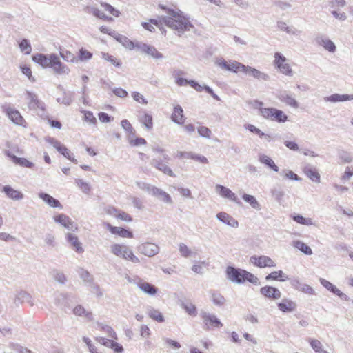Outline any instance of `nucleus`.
Listing matches in <instances>:
<instances>
[{
	"instance_id": "obj_43",
	"label": "nucleus",
	"mask_w": 353,
	"mask_h": 353,
	"mask_svg": "<svg viewBox=\"0 0 353 353\" xmlns=\"http://www.w3.org/2000/svg\"><path fill=\"white\" fill-rule=\"evenodd\" d=\"M211 301L213 302V303L218 306L223 305L225 302V299L220 293L217 292H211Z\"/></svg>"
},
{
	"instance_id": "obj_51",
	"label": "nucleus",
	"mask_w": 353,
	"mask_h": 353,
	"mask_svg": "<svg viewBox=\"0 0 353 353\" xmlns=\"http://www.w3.org/2000/svg\"><path fill=\"white\" fill-rule=\"evenodd\" d=\"M52 276L54 279L60 284L63 285L67 281L65 275L62 272L54 270Z\"/></svg>"
},
{
	"instance_id": "obj_41",
	"label": "nucleus",
	"mask_w": 353,
	"mask_h": 353,
	"mask_svg": "<svg viewBox=\"0 0 353 353\" xmlns=\"http://www.w3.org/2000/svg\"><path fill=\"white\" fill-rule=\"evenodd\" d=\"M293 245L307 255H311L312 254V249L301 241H293Z\"/></svg>"
},
{
	"instance_id": "obj_60",
	"label": "nucleus",
	"mask_w": 353,
	"mask_h": 353,
	"mask_svg": "<svg viewBox=\"0 0 353 353\" xmlns=\"http://www.w3.org/2000/svg\"><path fill=\"white\" fill-rule=\"evenodd\" d=\"M101 5L106 11H108L110 14H112L113 16H119L120 12L111 5L107 3H101Z\"/></svg>"
},
{
	"instance_id": "obj_47",
	"label": "nucleus",
	"mask_w": 353,
	"mask_h": 353,
	"mask_svg": "<svg viewBox=\"0 0 353 353\" xmlns=\"http://www.w3.org/2000/svg\"><path fill=\"white\" fill-rule=\"evenodd\" d=\"M19 48L25 54H30L32 51V47L29 41L26 39H23L19 43Z\"/></svg>"
},
{
	"instance_id": "obj_53",
	"label": "nucleus",
	"mask_w": 353,
	"mask_h": 353,
	"mask_svg": "<svg viewBox=\"0 0 353 353\" xmlns=\"http://www.w3.org/2000/svg\"><path fill=\"white\" fill-rule=\"evenodd\" d=\"M145 54L151 56L154 59H160L163 57V55L159 52L154 46H149Z\"/></svg>"
},
{
	"instance_id": "obj_45",
	"label": "nucleus",
	"mask_w": 353,
	"mask_h": 353,
	"mask_svg": "<svg viewBox=\"0 0 353 353\" xmlns=\"http://www.w3.org/2000/svg\"><path fill=\"white\" fill-rule=\"evenodd\" d=\"M58 152L72 162L74 163H77V160L72 156V154L65 145H62L59 148H58Z\"/></svg>"
},
{
	"instance_id": "obj_3",
	"label": "nucleus",
	"mask_w": 353,
	"mask_h": 353,
	"mask_svg": "<svg viewBox=\"0 0 353 353\" xmlns=\"http://www.w3.org/2000/svg\"><path fill=\"white\" fill-rule=\"evenodd\" d=\"M261 115L265 119L278 123H285L288 119V115L283 111L274 108H261Z\"/></svg>"
},
{
	"instance_id": "obj_11",
	"label": "nucleus",
	"mask_w": 353,
	"mask_h": 353,
	"mask_svg": "<svg viewBox=\"0 0 353 353\" xmlns=\"http://www.w3.org/2000/svg\"><path fill=\"white\" fill-rule=\"evenodd\" d=\"M26 99L28 101V106L30 110H44V103L41 101L39 100L36 94L30 91H27Z\"/></svg>"
},
{
	"instance_id": "obj_14",
	"label": "nucleus",
	"mask_w": 353,
	"mask_h": 353,
	"mask_svg": "<svg viewBox=\"0 0 353 353\" xmlns=\"http://www.w3.org/2000/svg\"><path fill=\"white\" fill-rule=\"evenodd\" d=\"M201 316L208 328L210 326L219 328L223 325L220 320L214 314L204 312Z\"/></svg>"
},
{
	"instance_id": "obj_8",
	"label": "nucleus",
	"mask_w": 353,
	"mask_h": 353,
	"mask_svg": "<svg viewBox=\"0 0 353 353\" xmlns=\"http://www.w3.org/2000/svg\"><path fill=\"white\" fill-rule=\"evenodd\" d=\"M52 63L51 68L55 74H68L70 72L69 68L63 64L59 60V57L55 54H51Z\"/></svg>"
},
{
	"instance_id": "obj_64",
	"label": "nucleus",
	"mask_w": 353,
	"mask_h": 353,
	"mask_svg": "<svg viewBox=\"0 0 353 353\" xmlns=\"http://www.w3.org/2000/svg\"><path fill=\"white\" fill-rule=\"evenodd\" d=\"M245 281H248L250 283L257 285L259 284V279L254 275L252 273L245 270V274L244 276Z\"/></svg>"
},
{
	"instance_id": "obj_30",
	"label": "nucleus",
	"mask_w": 353,
	"mask_h": 353,
	"mask_svg": "<svg viewBox=\"0 0 353 353\" xmlns=\"http://www.w3.org/2000/svg\"><path fill=\"white\" fill-rule=\"evenodd\" d=\"M277 305L279 309L283 312H293L296 307V304L294 301L287 299H283Z\"/></svg>"
},
{
	"instance_id": "obj_52",
	"label": "nucleus",
	"mask_w": 353,
	"mask_h": 353,
	"mask_svg": "<svg viewBox=\"0 0 353 353\" xmlns=\"http://www.w3.org/2000/svg\"><path fill=\"white\" fill-rule=\"evenodd\" d=\"M79 274V276L80 278L84 281V282H88V283H91L92 282V276L90 275V274L89 273L88 271L84 270L83 268H79L78 270H77Z\"/></svg>"
},
{
	"instance_id": "obj_39",
	"label": "nucleus",
	"mask_w": 353,
	"mask_h": 353,
	"mask_svg": "<svg viewBox=\"0 0 353 353\" xmlns=\"http://www.w3.org/2000/svg\"><path fill=\"white\" fill-rule=\"evenodd\" d=\"M245 68H246L245 65L234 60H230V66L228 71L234 73H237L238 72H244Z\"/></svg>"
},
{
	"instance_id": "obj_26",
	"label": "nucleus",
	"mask_w": 353,
	"mask_h": 353,
	"mask_svg": "<svg viewBox=\"0 0 353 353\" xmlns=\"http://www.w3.org/2000/svg\"><path fill=\"white\" fill-rule=\"evenodd\" d=\"M39 197L52 208H58L61 209L63 208L62 205L57 199L47 193L40 192L39 194Z\"/></svg>"
},
{
	"instance_id": "obj_10",
	"label": "nucleus",
	"mask_w": 353,
	"mask_h": 353,
	"mask_svg": "<svg viewBox=\"0 0 353 353\" xmlns=\"http://www.w3.org/2000/svg\"><path fill=\"white\" fill-rule=\"evenodd\" d=\"M250 261L254 265L259 268L276 266V263H274V261L271 258L267 256H252L250 257Z\"/></svg>"
},
{
	"instance_id": "obj_49",
	"label": "nucleus",
	"mask_w": 353,
	"mask_h": 353,
	"mask_svg": "<svg viewBox=\"0 0 353 353\" xmlns=\"http://www.w3.org/2000/svg\"><path fill=\"white\" fill-rule=\"evenodd\" d=\"M319 281L324 288H325L327 290H329L330 292H332L334 294L339 290L334 285H333L332 283H330V281H327L325 279L320 278Z\"/></svg>"
},
{
	"instance_id": "obj_15",
	"label": "nucleus",
	"mask_w": 353,
	"mask_h": 353,
	"mask_svg": "<svg viewBox=\"0 0 353 353\" xmlns=\"http://www.w3.org/2000/svg\"><path fill=\"white\" fill-rule=\"evenodd\" d=\"M216 218L219 221L230 227L234 228H237L239 227L238 221L225 212H219L216 214Z\"/></svg>"
},
{
	"instance_id": "obj_20",
	"label": "nucleus",
	"mask_w": 353,
	"mask_h": 353,
	"mask_svg": "<svg viewBox=\"0 0 353 353\" xmlns=\"http://www.w3.org/2000/svg\"><path fill=\"white\" fill-rule=\"evenodd\" d=\"M67 241L70 243L72 249L75 250L77 253H83L84 252V249L82 247L81 243L79 241L78 237L72 234L67 233L65 235Z\"/></svg>"
},
{
	"instance_id": "obj_16",
	"label": "nucleus",
	"mask_w": 353,
	"mask_h": 353,
	"mask_svg": "<svg viewBox=\"0 0 353 353\" xmlns=\"http://www.w3.org/2000/svg\"><path fill=\"white\" fill-rule=\"evenodd\" d=\"M243 73L249 74L258 80L266 81L270 79V76L268 74L261 72L249 65H246V68H245Z\"/></svg>"
},
{
	"instance_id": "obj_17",
	"label": "nucleus",
	"mask_w": 353,
	"mask_h": 353,
	"mask_svg": "<svg viewBox=\"0 0 353 353\" xmlns=\"http://www.w3.org/2000/svg\"><path fill=\"white\" fill-rule=\"evenodd\" d=\"M291 285L298 290L307 294H314V290L309 285L302 283L299 279H294L290 281Z\"/></svg>"
},
{
	"instance_id": "obj_62",
	"label": "nucleus",
	"mask_w": 353,
	"mask_h": 353,
	"mask_svg": "<svg viewBox=\"0 0 353 353\" xmlns=\"http://www.w3.org/2000/svg\"><path fill=\"white\" fill-rule=\"evenodd\" d=\"M198 133L202 137L210 139L212 132L208 128L205 126H201L198 128Z\"/></svg>"
},
{
	"instance_id": "obj_50",
	"label": "nucleus",
	"mask_w": 353,
	"mask_h": 353,
	"mask_svg": "<svg viewBox=\"0 0 353 353\" xmlns=\"http://www.w3.org/2000/svg\"><path fill=\"white\" fill-rule=\"evenodd\" d=\"M60 56L67 62H74L76 60L74 54L66 50H61Z\"/></svg>"
},
{
	"instance_id": "obj_42",
	"label": "nucleus",
	"mask_w": 353,
	"mask_h": 353,
	"mask_svg": "<svg viewBox=\"0 0 353 353\" xmlns=\"http://www.w3.org/2000/svg\"><path fill=\"white\" fill-rule=\"evenodd\" d=\"M181 305L188 314L193 316H196V307L192 303L181 301Z\"/></svg>"
},
{
	"instance_id": "obj_36",
	"label": "nucleus",
	"mask_w": 353,
	"mask_h": 353,
	"mask_svg": "<svg viewBox=\"0 0 353 353\" xmlns=\"http://www.w3.org/2000/svg\"><path fill=\"white\" fill-rule=\"evenodd\" d=\"M277 27L279 30L285 32L288 34L298 35L301 32L293 27H289L286 23L283 21L277 22Z\"/></svg>"
},
{
	"instance_id": "obj_27",
	"label": "nucleus",
	"mask_w": 353,
	"mask_h": 353,
	"mask_svg": "<svg viewBox=\"0 0 353 353\" xmlns=\"http://www.w3.org/2000/svg\"><path fill=\"white\" fill-rule=\"evenodd\" d=\"M172 121L177 124H182L185 120V117L183 115V108L177 105L174 108V111L171 116Z\"/></svg>"
},
{
	"instance_id": "obj_54",
	"label": "nucleus",
	"mask_w": 353,
	"mask_h": 353,
	"mask_svg": "<svg viewBox=\"0 0 353 353\" xmlns=\"http://www.w3.org/2000/svg\"><path fill=\"white\" fill-rule=\"evenodd\" d=\"M179 250L181 255L185 258L190 256L192 254L191 250L183 243L179 245Z\"/></svg>"
},
{
	"instance_id": "obj_32",
	"label": "nucleus",
	"mask_w": 353,
	"mask_h": 353,
	"mask_svg": "<svg viewBox=\"0 0 353 353\" xmlns=\"http://www.w3.org/2000/svg\"><path fill=\"white\" fill-rule=\"evenodd\" d=\"M259 161L274 172L279 171V167L270 157L264 154H260L259 155Z\"/></svg>"
},
{
	"instance_id": "obj_22",
	"label": "nucleus",
	"mask_w": 353,
	"mask_h": 353,
	"mask_svg": "<svg viewBox=\"0 0 353 353\" xmlns=\"http://www.w3.org/2000/svg\"><path fill=\"white\" fill-rule=\"evenodd\" d=\"M303 172L312 181L320 183L321 176L316 168L307 165L303 168Z\"/></svg>"
},
{
	"instance_id": "obj_9",
	"label": "nucleus",
	"mask_w": 353,
	"mask_h": 353,
	"mask_svg": "<svg viewBox=\"0 0 353 353\" xmlns=\"http://www.w3.org/2000/svg\"><path fill=\"white\" fill-rule=\"evenodd\" d=\"M215 192L223 198L227 199L236 203H240L236 194L228 188L218 184L215 186Z\"/></svg>"
},
{
	"instance_id": "obj_23",
	"label": "nucleus",
	"mask_w": 353,
	"mask_h": 353,
	"mask_svg": "<svg viewBox=\"0 0 353 353\" xmlns=\"http://www.w3.org/2000/svg\"><path fill=\"white\" fill-rule=\"evenodd\" d=\"M277 97L281 102L290 107L294 108H299V103L297 101L286 91L280 93Z\"/></svg>"
},
{
	"instance_id": "obj_59",
	"label": "nucleus",
	"mask_w": 353,
	"mask_h": 353,
	"mask_svg": "<svg viewBox=\"0 0 353 353\" xmlns=\"http://www.w3.org/2000/svg\"><path fill=\"white\" fill-rule=\"evenodd\" d=\"M103 59L110 62L112 65L116 67L120 68L121 66V63L119 61H117L116 58L113 56L110 55L108 53H103L102 54Z\"/></svg>"
},
{
	"instance_id": "obj_56",
	"label": "nucleus",
	"mask_w": 353,
	"mask_h": 353,
	"mask_svg": "<svg viewBox=\"0 0 353 353\" xmlns=\"http://www.w3.org/2000/svg\"><path fill=\"white\" fill-rule=\"evenodd\" d=\"M137 185L139 187V189L146 191L150 194H152V189L154 188L155 186L152 185L149 183L141 182V181H137L136 182Z\"/></svg>"
},
{
	"instance_id": "obj_21",
	"label": "nucleus",
	"mask_w": 353,
	"mask_h": 353,
	"mask_svg": "<svg viewBox=\"0 0 353 353\" xmlns=\"http://www.w3.org/2000/svg\"><path fill=\"white\" fill-rule=\"evenodd\" d=\"M32 60L39 64L43 68H50L52 60L51 54L49 55L43 54H37L32 57Z\"/></svg>"
},
{
	"instance_id": "obj_46",
	"label": "nucleus",
	"mask_w": 353,
	"mask_h": 353,
	"mask_svg": "<svg viewBox=\"0 0 353 353\" xmlns=\"http://www.w3.org/2000/svg\"><path fill=\"white\" fill-rule=\"evenodd\" d=\"M283 275H284V274H283V271H281V270L274 271V272H271L270 274H269L268 275H267L265 277V279L267 281L278 280V281H285L286 279L283 278Z\"/></svg>"
},
{
	"instance_id": "obj_18",
	"label": "nucleus",
	"mask_w": 353,
	"mask_h": 353,
	"mask_svg": "<svg viewBox=\"0 0 353 353\" xmlns=\"http://www.w3.org/2000/svg\"><path fill=\"white\" fill-rule=\"evenodd\" d=\"M5 154L9 157L14 163L21 165L22 167L31 168L34 166L33 163L29 161L25 158L17 157L14 154H12L9 150L5 151Z\"/></svg>"
},
{
	"instance_id": "obj_35",
	"label": "nucleus",
	"mask_w": 353,
	"mask_h": 353,
	"mask_svg": "<svg viewBox=\"0 0 353 353\" xmlns=\"http://www.w3.org/2000/svg\"><path fill=\"white\" fill-rule=\"evenodd\" d=\"M147 313L152 319L157 322L161 323L164 321L163 315L158 310L149 306L147 307Z\"/></svg>"
},
{
	"instance_id": "obj_38",
	"label": "nucleus",
	"mask_w": 353,
	"mask_h": 353,
	"mask_svg": "<svg viewBox=\"0 0 353 353\" xmlns=\"http://www.w3.org/2000/svg\"><path fill=\"white\" fill-rule=\"evenodd\" d=\"M152 117L151 114H149L146 112L141 116L139 119V121L145 126V128L150 130L153 128V122H152Z\"/></svg>"
},
{
	"instance_id": "obj_63",
	"label": "nucleus",
	"mask_w": 353,
	"mask_h": 353,
	"mask_svg": "<svg viewBox=\"0 0 353 353\" xmlns=\"http://www.w3.org/2000/svg\"><path fill=\"white\" fill-rule=\"evenodd\" d=\"M215 63L222 70L228 71L230 66V60L227 61L223 58H219L216 60Z\"/></svg>"
},
{
	"instance_id": "obj_19",
	"label": "nucleus",
	"mask_w": 353,
	"mask_h": 353,
	"mask_svg": "<svg viewBox=\"0 0 353 353\" xmlns=\"http://www.w3.org/2000/svg\"><path fill=\"white\" fill-rule=\"evenodd\" d=\"M151 165L165 174H167L170 176H175L172 169L168 165L164 163L161 159H153L151 161Z\"/></svg>"
},
{
	"instance_id": "obj_12",
	"label": "nucleus",
	"mask_w": 353,
	"mask_h": 353,
	"mask_svg": "<svg viewBox=\"0 0 353 353\" xmlns=\"http://www.w3.org/2000/svg\"><path fill=\"white\" fill-rule=\"evenodd\" d=\"M105 226L106 229L108 230L113 234H117L119 236L123 237V238H132L133 237L132 232L123 228L113 226L109 223H105Z\"/></svg>"
},
{
	"instance_id": "obj_55",
	"label": "nucleus",
	"mask_w": 353,
	"mask_h": 353,
	"mask_svg": "<svg viewBox=\"0 0 353 353\" xmlns=\"http://www.w3.org/2000/svg\"><path fill=\"white\" fill-rule=\"evenodd\" d=\"M309 342L310 343V345L312 348L316 352L319 353L320 352H322L323 345L321 343L317 340V339H309Z\"/></svg>"
},
{
	"instance_id": "obj_61",
	"label": "nucleus",
	"mask_w": 353,
	"mask_h": 353,
	"mask_svg": "<svg viewBox=\"0 0 353 353\" xmlns=\"http://www.w3.org/2000/svg\"><path fill=\"white\" fill-rule=\"evenodd\" d=\"M76 183L77 185L81 189L83 192L85 194L89 193L90 191V186L88 183L84 182L82 179H79L76 180Z\"/></svg>"
},
{
	"instance_id": "obj_6",
	"label": "nucleus",
	"mask_w": 353,
	"mask_h": 353,
	"mask_svg": "<svg viewBox=\"0 0 353 353\" xmlns=\"http://www.w3.org/2000/svg\"><path fill=\"white\" fill-rule=\"evenodd\" d=\"M226 274L228 279L234 283L241 284L245 282V270L228 266L226 269Z\"/></svg>"
},
{
	"instance_id": "obj_28",
	"label": "nucleus",
	"mask_w": 353,
	"mask_h": 353,
	"mask_svg": "<svg viewBox=\"0 0 353 353\" xmlns=\"http://www.w3.org/2000/svg\"><path fill=\"white\" fill-rule=\"evenodd\" d=\"M137 286L142 292L150 296H154L157 292V288L154 285L145 281L138 282Z\"/></svg>"
},
{
	"instance_id": "obj_24",
	"label": "nucleus",
	"mask_w": 353,
	"mask_h": 353,
	"mask_svg": "<svg viewBox=\"0 0 353 353\" xmlns=\"http://www.w3.org/2000/svg\"><path fill=\"white\" fill-rule=\"evenodd\" d=\"M2 191L8 198L14 201H20L23 198V194L21 192L13 189L10 185H5Z\"/></svg>"
},
{
	"instance_id": "obj_13",
	"label": "nucleus",
	"mask_w": 353,
	"mask_h": 353,
	"mask_svg": "<svg viewBox=\"0 0 353 353\" xmlns=\"http://www.w3.org/2000/svg\"><path fill=\"white\" fill-rule=\"evenodd\" d=\"M260 293L265 297L274 300L281 298V293L277 288L269 285L262 287L260 289Z\"/></svg>"
},
{
	"instance_id": "obj_58",
	"label": "nucleus",
	"mask_w": 353,
	"mask_h": 353,
	"mask_svg": "<svg viewBox=\"0 0 353 353\" xmlns=\"http://www.w3.org/2000/svg\"><path fill=\"white\" fill-rule=\"evenodd\" d=\"M339 158L345 163H350L353 161V156L347 151L341 152Z\"/></svg>"
},
{
	"instance_id": "obj_33",
	"label": "nucleus",
	"mask_w": 353,
	"mask_h": 353,
	"mask_svg": "<svg viewBox=\"0 0 353 353\" xmlns=\"http://www.w3.org/2000/svg\"><path fill=\"white\" fill-rule=\"evenodd\" d=\"M73 313L78 316H84L88 321H92L94 319L92 313L90 311H87L81 305H78L74 308Z\"/></svg>"
},
{
	"instance_id": "obj_2",
	"label": "nucleus",
	"mask_w": 353,
	"mask_h": 353,
	"mask_svg": "<svg viewBox=\"0 0 353 353\" xmlns=\"http://www.w3.org/2000/svg\"><path fill=\"white\" fill-rule=\"evenodd\" d=\"M111 252L117 256L129 260L133 263H139L140 261L133 252L125 245L113 244L110 247Z\"/></svg>"
},
{
	"instance_id": "obj_44",
	"label": "nucleus",
	"mask_w": 353,
	"mask_h": 353,
	"mask_svg": "<svg viewBox=\"0 0 353 353\" xmlns=\"http://www.w3.org/2000/svg\"><path fill=\"white\" fill-rule=\"evenodd\" d=\"M293 220L296 223L304 225H312L314 224L311 218H305L302 215L296 214L292 217Z\"/></svg>"
},
{
	"instance_id": "obj_4",
	"label": "nucleus",
	"mask_w": 353,
	"mask_h": 353,
	"mask_svg": "<svg viewBox=\"0 0 353 353\" xmlns=\"http://www.w3.org/2000/svg\"><path fill=\"white\" fill-rule=\"evenodd\" d=\"M274 57V67L276 68L282 74L292 77L293 75V71L288 63L287 59L280 52H275Z\"/></svg>"
},
{
	"instance_id": "obj_25",
	"label": "nucleus",
	"mask_w": 353,
	"mask_h": 353,
	"mask_svg": "<svg viewBox=\"0 0 353 353\" xmlns=\"http://www.w3.org/2000/svg\"><path fill=\"white\" fill-rule=\"evenodd\" d=\"M152 193L151 195L157 197L160 201H163L164 203H168V204H172L173 201L170 196L167 192H164L163 190L154 187V189L152 190Z\"/></svg>"
},
{
	"instance_id": "obj_1",
	"label": "nucleus",
	"mask_w": 353,
	"mask_h": 353,
	"mask_svg": "<svg viewBox=\"0 0 353 353\" xmlns=\"http://www.w3.org/2000/svg\"><path fill=\"white\" fill-rule=\"evenodd\" d=\"M163 9L165 8L161 6ZM166 12L168 16L161 17L160 22H163L168 27L175 30L181 35L186 30H190L193 28V25L190 22L188 19L182 16V12L180 10H175L174 9L168 8Z\"/></svg>"
},
{
	"instance_id": "obj_34",
	"label": "nucleus",
	"mask_w": 353,
	"mask_h": 353,
	"mask_svg": "<svg viewBox=\"0 0 353 353\" xmlns=\"http://www.w3.org/2000/svg\"><path fill=\"white\" fill-rule=\"evenodd\" d=\"M85 11L87 13L93 14L99 19H101L106 21L112 20L111 17H107L102 11L99 10L97 8H95L94 6H87L85 8Z\"/></svg>"
},
{
	"instance_id": "obj_37",
	"label": "nucleus",
	"mask_w": 353,
	"mask_h": 353,
	"mask_svg": "<svg viewBox=\"0 0 353 353\" xmlns=\"http://www.w3.org/2000/svg\"><path fill=\"white\" fill-rule=\"evenodd\" d=\"M242 199L245 202L249 203L252 208L256 210H261V205L254 196L245 193L242 195Z\"/></svg>"
},
{
	"instance_id": "obj_7",
	"label": "nucleus",
	"mask_w": 353,
	"mask_h": 353,
	"mask_svg": "<svg viewBox=\"0 0 353 353\" xmlns=\"http://www.w3.org/2000/svg\"><path fill=\"white\" fill-rule=\"evenodd\" d=\"M138 251L148 257H152L159 252V247L153 243L146 242L141 243L137 248Z\"/></svg>"
},
{
	"instance_id": "obj_40",
	"label": "nucleus",
	"mask_w": 353,
	"mask_h": 353,
	"mask_svg": "<svg viewBox=\"0 0 353 353\" xmlns=\"http://www.w3.org/2000/svg\"><path fill=\"white\" fill-rule=\"evenodd\" d=\"M32 297L30 294L26 292L21 291L16 295L15 298V303L19 304L23 302L30 303V305H32L33 303H31Z\"/></svg>"
},
{
	"instance_id": "obj_5",
	"label": "nucleus",
	"mask_w": 353,
	"mask_h": 353,
	"mask_svg": "<svg viewBox=\"0 0 353 353\" xmlns=\"http://www.w3.org/2000/svg\"><path fill=\"white\" fill-rule=\"evenodd\" d=\"M1 108L3 112L6 114L13 123L18 125L25 126L26 121L17 110L12 108L10 105H2Z\"/></svg>"
},
{
	"instance_id": "obj_48",
	"label": "nucleus",
	"mask_w": 353,
	"mask_h": 353,
	"mask_svg": "<svg viewBox=\"0 0 353 353\" xmlns=\"http://www.w3.org/2000/svg\"><path fill=\"white\" fill-rule=\"evenodd\" d=\"M271 194L276 201L280 203L284 197L285 192L281 188H274L271 190Z\"/></svg>"
},
{
	"instance_id": "obj_31",
	"label": "nucleus",
	"mask_w": 353,
	"mask_h": 353,
	"mask_svg": "<svg viewBox=\"0 0 353 353\" xmlns=\"http://www.w3.org/2000/svg\"><path fill=\"white\" fill-rule=\"evenodd\" d=\"M325 101H330L332 103H336L339 101H345L353 100V94H333L329 97L324 98Z\"/></svg>"
},
{
	"instance_id": "obj_57",
	"label": "nucleus",
	"mask_w": 353,
	"mask_h": 353,
	"mask_svg": "<svg viewBox=\"0 0 353 353\" xmlns=\"http://www.w3.org/2000/svg\"><path fill=\"white\" fill-rule=\"evenodd\" d=\"M53 219L56 223L64 226L68 222L70 218L64 214H60L59 215L54 216Z\"/></svg>"
},
{
	"instance_id": "obj_29",
	"label": "nucleus",
	"mask_w": 353,
	"mask_h": 353,
	"mask_svg": "<svg viewBox=\"0 0 353 353\" xmlns=\"http://www.w3.org/2000/svg\"><path fill=\"white\" fill-rule=\"evenodd\" d=\"M316 41L317 44L323 46L325 50L330 52H334L336 51V46L330 39L323 37H318L316 39Z\"/></svg>"
}]
</instances>
